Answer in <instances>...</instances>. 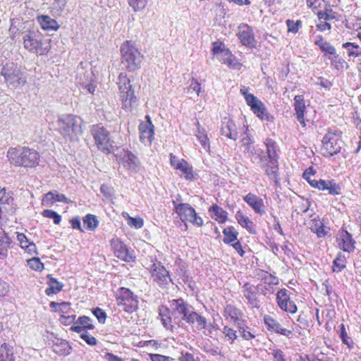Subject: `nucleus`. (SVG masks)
I'll list each match as a JSON object with an SVG mask.
<instances>
[{
  "mask_svg": "<svg viewBox=\"0 0 361 361\" xmlns=\"http://www.w3.org/2000/svg\"><path fill=\"white\" fill-rule=\"evenodd\" d=\"M111 245L115 255L123 261L130 262L135 261V257L130 253L126 245L119 239H113Z\"/></svg>",
  "mask_w": 361,
  "mask_h": 361,
  "instance_id": "obj_17",
  "label": "nucleus"
},
{
  "mask_svg": "<svg viewBox=\"0 0 361 361\" xmlns=\"http://www.w3.org/2000/svg\"><path fill=\"white\" fill-rule=\"evenodd\" d=\"M116 297L118 305L121 307L123 311L132 313L137 309V296L134 295L130 289L120 288L116 292Z\"/></svg>",
  "mask_w": 361,
  "mask_h": 361,
  "instance_id": "obj_10",
  "label": "nucleus"
},
{
  "mask_svg": "<svg viewBox=\"0 0 361 361\" xmlns=\"http://www.w3.org/2000/svg\"><path fill=\"white\" fill-rule=\"evenodd\" d=\"M240 92L244 95L247 105L257 117L267 121L273 120V116L267 112L264 104L253 94H248L247 87H243Z\"/></svg>",
  "mask_w": 361,
  "mask_h": 361,
  "instance_id": "obj_11",
  "label": "nucleus"
},
{
  "mask_svg": "<svg viewBox=\"0 0 361 361\" xmlns=\"http://www.w3.org/2000/svg\"><path fill=\"white\" fill-rule=\"evenodd\" d=\"M242 314V312L233 305H228L224 309V317L226 319L230 318L231 321L235 323L239 320V317Z\"/></svg>",
  "mask_w": 361,
  "mask_h": 361,
  "instance_id": "obj_34",
  "label": "nucleus"
},
{
  "mask_svg": "<svg viewBox=\"0 0 361 361\" xmlns=\"http://www.w3.org/2000/svg\"><path fill=\"white\" fill-rule=\"evenodd\" d=\"M211 216L219 223H224L227 219V212L216 204L209 208Z\"/></svg>",
  "mask_w": 361,
  "mask_h": 361,
  "instance_id": "obj_32",
  "label": "nucleus"
},
{
  "mask_svg": "<svg viewBox=\"0 0 361 361\" xmlns=\"http://www.w3.org/2000/svg\"><path fill=\"white\" fill-rule=\"evenodd\" d=\"M11 196L6 192V189L0 188V203L9 204Z\"/></svg>",
  "mask_w": 361,
  "mask_h": 361,
  "instance_id": "obj_60",
  "label": "nucleus"
},
{
  "mask_svg": "<svg viewBox=\"0 0 361 361\" xmlns=\"http://www.w3.org/2000/svg\"><path fill=\"white\" fill-rule=\"evenodd\" d=\"M78 324H80L84 329H93L94 325L91 323V319L87 316L80 317L78 319Z\"/></svg>",
  "mask_w": 361,
  "mask_h": 361,
  "instance_id": "obj_47",
  "label": "nucleus"
},
{
  "mask_svg": "<svg viewBox=\"0 0 361 361\" xmlns=\"http://www.w3.org/2000/svg\"><path fill=\"white\" fill-rule=\"evenodd\" d=\"M271 355L274 357V361H286L284 354L280 349L273 350Z\"/></svg>",
  "mask_w": 361,
  "mask_h": 361,
  "instance_id": "obj_61",
  "label": "nucleus"
},
{
  "mask_svg": "<svg viewBox=\"0 0 361 361\" xmlns=\"http://www.w3.org/2000/svg\"><path fill=\"white\" fill-rule=\"evenodd\" d=\"M177 169L182 171V174L187 180H190L193 177L192 168L184 159L181 160V164L177 165Z\"/></svg>",
  "mask_w": 361,
  "mask_h": 361,
  "instance_id": "obj_39",
  "label": "nucleus"
},
{
  "mask_svg": "<svg viewBox=\"0 0 361 361\" xmlns=\"http://www.w3.org/2000/svg\"><path fill=\"white\" fill-rule=\"evenodd\" d=\"M286 24L288 26V32L296 33L301 25V21L297 20L296 22H294L293 20L288 19L286 20Z\"/></svg>",
  "mask_w": 361,
  "mask_h": 361,
  "instance_id": "obj_52",
  "label": "nucleus"
},
{
  "mask_svg": "<svg viewBox=\"0 0 361 361\" xmlns=\"http://www.w3.org/2000/svg\"><path fill=\"white\" fill-rule=\"evenodd\" d=\"M226 49L224 47L222 42H215L213 43L212 52L214 55H221L223 54V51H225Z\"/></svg>",
  "mask_w": 361,
  "mask_h": 361,
  "instance_id": "obj_57",
  "label": "nucleus"
},
{
  "mask_svg": "<svg viewBox=\"0 0 361 361\" xmlns=\"http://www.w3.org/2000/svg\"><path fill=\"white\" fill-rule=\"evenodd\" d=\"M184 321L190 324H196V328L198 330H202L207 326L206 318L195 312L192 308L189 310Z\"/></svg>",
  "mask_w": 361,
  "mask_h": 361,
  "instance_id": "obj_22",
  "label": "nucleus"
},
{
  "mask_svg": "<svg viewBox=\"0 0 361 361\" xmlns=\"http://www.w3.org/2000/svg\"><path fill=\"white\" fill-rule=\"evenodd\" d=\"M70 222L71 224V227L73 229H78L81 232H83V230L81 227L80 219L79 216L73 217L71 219Z\"/></svg>",
  "mask_w": 361,
  "mask_h": 361,
  "instance_id": "obj_63",
  "label": "nucleus"
},
{
  "mask_svg": "<svg viewBox=\"0 0 361 361\" xmlns=\"http://www.w3.org/2000/svg\"><path fill=\"white\" fill-rule=\"evenodd\" d=\"M309 171H312V169L309 168L306 170L302 176L312 187L322 191L327 190L329 195L334 196L341 194V187L334 180L312 179Z\"/></svg>",
  "mask_w": 361,
  "mask_h": 361,
  "instance_id": "obj_9",
  "label": "nucleus"
},
{
  "mask_svg": "<svg viewBox=\"0 0 361 361\" xmlns=\"http://www.w3.org/2000/svg\"><path fill=\"white\" fill-rule=\"evenodd\" d=\"M10 243V239L7 236L0 239V259L6 258Z\"/></svg>",
  "mask_w": 361,
  "mask_h": 361,
  "instance_id": "obj_42",
  "label": "nucleus"
},
{
  "mask_svg": "<svg viewBox=\"0 0 361 361\" xmlns=\"http://www.w3.org/2000/svg\"><path fill=\"white\" fill-rule=\"evenodd\" d=\"M147 3V0H128L129 5L135 11L143 10L146 6Z\"/></svg>",
  "mask_w": 361,
  "mask_h": 361,
  "instance_id": "obj_46",
  "label": "nucleus"
},
{
  "mask_svg": "<svg viewBox=\"0 0 361 361\" xmlns=\"http://www.w3.org/2000/svg\"><path fill=\"white\" fill-rule=\"evenodd\" d=\"M147 269L149 271L153 281L159 286H166L172 281L169 272L160 262H154L149 265Z\"/></svg>",
  "mask_w": 361,
  "mask_h": 361,
  "instance_id": "obj_13",
  "label": "nucleus"
},
{
  "mask_svg": "<svg viewBox=\"0 0 361 361\" xmlns=\"http://www.w3.org/2000/svg\"><path fill=\"white\" fill-rule=\"evenodd\" d=\"M173 204L182 221H189L198 226L203 224L202 219L197 216L195 210L189 204L178 203L177 201L173 200Z\"/></svg>",
  "mask_w": 361,
  "mask_h": 361,
  "instance_id": "obj_12",
  "label": "nucleus"
},
{
  "mask_svg": "<svg viewBox=\"0 0 361 361\" xmlns=\"http://www.w3.org/2000/svg\"><path fill=\"white\" fill-rule=\"evenodd\" d=\"M7 157L11 164L30 168L38 165L39 159V155L36 150L21 146L9 148Z\"/></svg>",
  "mask_w": 361,
  "mask_h": 361,
  "instance_id": "obj_2",
  "label": "nucleus"
},
{
  "mask_svg": "<svg viewBox=\"0 0 361 361\" xmlns=\"http://www.w3.org/2000/svg\"><path fill=\"white\" fill-rule=\"evenodd\" d=\"M92 313L97 317V319H98L99 323H101V324L105 323L106 318V314L103 310H102L99 307H97L93 310Z\"/></svg>",
  "mask_w": 361,
  "mask_h": 361,
  "instance_id": "obj_51",
  "label": "nucleus"
},
{
  "mask_svg": "<svg viewBox=\"0 0 361 361\" xmlns=\"http://www.w3.org/2000/svg\"><path fill=\"white\" fill-rule=\"evenodd\" d=\"M254 277L260 280L265 284L268 285H277L279 279L275 276L269 274L262 269H257L253 272Z\"/></svg>",
  "mask_w": 361,
  "mask_h": 361,
  "instance_id": "obj_25",
  "label": "nucleus"
},
{
  "mask_svg": "<svg viewBox=\"0 0 361 361\" xmlns=\"http://www.w3.org/2000/svg\"><path fill=\"white\" fill-rule=\"evenodd\" d=\"M80 338H82L88 345H95L97 343V339L89 334L87 331H84L80 334Z\"/></svg>",
  "mask_w": 361,
  "mask_h": 361,
  "instance_id": "obj_54",
  "label": "nucleus"
},
{
  "mask_svg": "<svg viewBox=\"0 0 361 361\" xmlns=\"http://www.w3.org/2000/svg\"><path fill=\"white\" fill-rule=\"evenodd\" d=\"M345 267V257L341 253H338L333 262V271L340 272Z\"/></svg>",
  "mask_w": 361,
  "mask_h": 361,
  "instance_id": "obj_38",
  "label": "nucleus"
},
{
  "mask_svg": "<svg viewBox=\"0 0 361 361\" xmlns=\"http://www.w3.org/2000/svg\"><path fill=\"white\" fill-rule=\"evenodd\" d=\"M13 347L6 343L0 345V361H15Z\"/></svg>",
  "mask_w": 361,
  "mask_h": 361,
  "instance_id": "obj_30",
  "label": "nucleus"
},
{
  "mask_svg": "<svg viewBox=\"0 0 361 361\" xmlns=\"http://www.w3.org/2000/svg\"><path fill=\"white\" fill-rule=\"evenodd\" d=\"M37 20L42 28L44 30L54 31L59 28V25L56 20L48 16H38Z\"/></svg>",
  "mask_w": 361,
  "mask_h": 361,
  "instance_id": "obj_29",
  "label": "nucleus"
},
{
  "mask_svg": "<svg viewBox=\"0 0 361 361\" xmlns=\"http://www.w3.org/2000/svg\"><path fill=\"white\" fill-rule=\"evenodd\" d=\"M265 145L267 147V153L269 159V162L274 164L275 162H278L276 142L273 140L267 138L266 139Z\"/></svg>",
  "mask_w": 361,
  "mask_h": 361,
  "instance_id": "obj_33",
  "label": "nucleus"
},
{
  "mask_svg": "<svg viewBox=\"0 0 361 361\" xmlns=\"http://www.w3.org/2000/svg\"><path fill=\"white\" fill-rule=\"evenodd\" d=\"M29 267L35 271H41L44 269V264L42 263L39 258H32L27 261Z\"/></svg>",
  "mask_w": 361,
  "mask_h": 361,
  "instance_id": "obj_50",
  "label": "nucleus"
},
{
  "mask_svg": "<svg viewBox=\"0 0 361 361\" xmlns=\"http://www.w3.org/2000/svg\"><path fill=\"white\" fill-rule=\"evenodd\" d=\"M294 106L295 110L296 111L298 121L302 125V126H305V122L304 119V113L305 109V104L304 101V97L302 95H296L294 97Z\"/></svg>",
  "mask_w": 361,
  "mask_h": 361,
  "instance_id": "obj_26",
  "label": "nucleus"
},
{
  "mask_svg": "<svg viewBox=\"0 0 361 361\" xmlns=\"http://www.w3.org/2000/svg\"><path fill=\"white\" fill-rule=\"evenodd\" d=\"M320 49L323 52L327 53L330 55L336 54V49L328 42H326L324 46H322V48Z\"/></svg>",
  "mask_w": 361,
  "mask_h": 361,
  "instance_id": "obj_62",
  "label": "nucleus"
},
{
  "mask_svg": "<svg viewBox=\"0 0 361 361\" xmlns=\"http://www.w3.org/2000/svg\"><path fill=\"white\" fill-rule=\"evenodd\" d=\"M47 278V284L49 285V288H47L45 290V293L47 295L51 294H56L62 290L63 286V283L53 278L51 274L48 275Z\"/></svg>",
  "mask_w": 361,
  "mask_h": 361,
  "instance_id": "obj_31",
  "label": "nucleus"
},
{
  "mask_svg": "<svg viewBox=\"0 0 361 361\" xmlns=\"http://www.w3.org/2000/svg\"><path fill=\"white\" fill-rule=\"evenodd\" d=\"M338 247L344 252H351L355 250V241L348 231H343L341 232L338 238Z\"/></svg>",
  "mask_w": 361,
  "mask_h": 361,
  "instance_id": "obj_20",
  "label": "nucleus"
},
{
  "mask_svg": "<svg viewBox=\"0 0 361 361\" xmlns=\"http://www.w3.org/2000/svg\"><path fill=\"white\" fill-rule=\"evenodd\" d=\"M340 337L343 343L347 345L348 346H350V344L353 343L351 338L347 334V332L343 324L341 325Z\"/></svg>",
  "mask_w": 361,
  "mask_h": 361,
  "instance_id": "obj_53",
  "label": "nucleus"
},
{
  "mask_svg": "<svg viewBox=\"0 0 361 361\" xmlns=\"http://www.w3.org/2000/svg\"><path fill=\"white\" fill-rule=\"evenodd\" d=\"M264 321L269 330H271L286 337H289L292 334L291 331L283 328L276 320L270 316H265Z\"/></svg>",
  "mask_w": 361,
  "mask_h": 361,
  "instance_id": "obj_23",
  "label": "nucleus"
},
{
  "mask_svg": "<svg viewBox=\"0 0 361 361\" xmlns=\"http://www.w3.org/2000/svg\"><path fill=\"white\" fill-rule=\"evenodd\" d=\"M190 89L195 92L197 95H199L201 91L200 83L197 80L192 79L190 84Z\"/></svg>",
  "mask_w": 361,
  "mask_h": 361,
  "instance_id": "obj_64",
  "label": "nucleus"
},
{
  "mask_svg": "<svg viewBox=\"0 0 361 361\" xmlns=\"http://www.w3.org/2000/svg\"><path fill=\"white\" fill-rule=\"evenodd\" d=\"M243 200L255 211V213L263 214L265 213L264 204L262 198L255 194L248 193L243 197Z\"/></svg>",
  "mask_w": 361,
  "mask_h": 361,
  "instance_id": "obj_19",
  "label": "nucleus"
},
{
  "mask_svg": "<svg viewBox=\"0 0 361 361\" xmlns=\"http://www.w3.org/2000/svg\"><path fill=\"white\" fill-rule=\"evenodd\" d=\"M42 215L46 218L52 219L55 224H59L61 221V216L51 209L44 210Z\"/></svg>",
  "mask_w": 361,
  "mask_h": 361,
  "instance_id": "obj_45",
  "label": "nucleus"
},
{
  "mask_svg": "<svg viewBox=\"0 0 361 361\" xmlns=\"http://www.w3.org/2000/svg\"><path fill=\"white\" fill-rule=\"evenodd\" d=\"M278 162L270 163L267 166V168L266 169V173L269 176H272L273 178H275L276 176V173L278 171Z\"/></svg>",
  "mask_w": 361,
  "mask_h": 361,
  "instance_id": "obj_55",
  "label": "nucleus"
},
{
  "mask_svg": "<svg viewBox=\"0 0 361 361\" xmlns=\"http://www.w3.org/2000/svg\"><path fill=\"white\" fill-rule=\"evenodd\" d=\"M259 286H254L248 282L244 283L242 286V292L243 296L247 300V304L250 305L252 308L259 309L260 307V300L258 298Z\"/></svg>",
  "mask_w": 361,
  "mask_h": 361,
  "instance_id": "obj_15",
  "label": "nucleus"
},
{
  "mask_svg": "<svg viewBox=\"0 0 361 361\" xmlns=\"http://www.w3.org/2000/svg\"><path fill=\"white\" fill-rule=\"evenodd\" d=\"M17 240L20 243V247L27 250L28 253H33L36 251V245L32 242H30L25 235L18 233Z\"/></svg>",
  "mask_w": 361,
  "mask_h": 361,
  "instance_id": "obj_35",
  "label": "nucleus"
},
{
  "mask_svg": "<svg viewBox=\"0 0 361 361\" xmlns=\"http://www.w3.org/2000/svg\"><path fill=\"white\" fill-rule=\"evenodd\" d=\"M23 39L25 49L37 54L44 55L50 49V39H44L40 33L28 31L23 35Z\"/></svg>",
  "mask_w": 361,
  "mask_h": 361,
  "instance_id": "obj_5",
  "label": "nucleus"
},
{
  "mask_svg": "<svg viewBox=\"0 0 361 361\" xmlns=\"http://www.w3.org/2000/svg\"><path fill=\"white\" fill-rule=\"evenodd\" d=\"M59 133L66 140H76L82 133V119L72 114L62 115L57 121Z\"/></svg>",
  "mask_w": 361,
  "mask_h": 361,
  "instance_id": "obj_3",
  "label": "nucleus"
},
{
  "mask_svg": "<svg viewBox=\"0 0 361 361\" xmlns=\"http://www.w3.org/2000/svg\"><path fill=\"white\" fill-rule=\"evenodd\" d=\"M274 285H268L265 284L263 286L262 284H258L257 286H259V288H257L258 293L267 296V295H270L274 293V289L273 287Z\"/></svg>",
  "mask_w": 361,
  "mask_h": 361,
  "instance_id": "obj_48",
  "label": "nucleus"
},
{
  "mask_svg": "<svg viewBox=\"0 0 361 361\" xmlns=\"http://www.w3.org/2000/svg\"><path fill=\"white\" fill-rule=\"evenodd\" d=\"M276 300L282 310L292 314L296 312L297 306L293 301L290 300L286 289H281L277 293Z\"/></svg>",
  "mask_w": 361,
  "mask_h": 361,
  "instance_id": "obj_18",
  "label": "nucleus"
},
{
  "mask_svg": "<svg viewBox=\"0 0 361 361\" xmlns=\"http://www.w3.org/2000/svg\"><path fill=\"white\" fill-rule=\"evenodd\" d=\"M84 224L90 231H94L98 226V220L95 215L88 214L83 219Z\"/></svg>",
  "mask_w": 361,
  "mask_h": 361,
  "instance_id": "obj_40",
  "label": "nucleus"
},
{
  "mask_svg": "<svg viewBox=\"0 0 361 361\" xmlns=\"http://www.w3.org/2000/svg\"><path fill=\"white\" fill-rule=\"evenodd\" d=\"M238 327H239L240 334L244 339L250 340L255 337L254 334H252L250 331L247 330V329H248L247 327L246 329H245L244 327L240 326L239 323H238Z\"/></svg>",
  "mask_w": 361,
  "mask_h": 361,
  "instance_id": "obj_56",
  "label": "nucleus"
},
{
  "mask_svg": "<svg viewBox=\"0 0 361 361\" xmlns=\"http://www.w3.org/2000/svg\"><path fill=\"white\" fill-rule=\"evenodd\" d=\"M248 129L246 128L245 132L243 134V136L241 139L242 145L245 147L244 151L246 153H248L249 155L253 154V149H251V145L252 144V140L249 135Z\"/></svg>",
  "mask_w": 361,
  "mask_h": 361,
  "instance_id": "obj_41",
  "label": "nucleus"
},
{
  "mask_svg": "<svg viewBox=\"0 0 361 361\" xmlns=\"http://www.w3.org/2000/svg\"><path fill=\"white\" fill-rule=\"evenodd\" d=\"M190 309H192L182 298L169 301V307H159V317L163 326L171 331L176 329L175 324L180 326V324L185 319Z\"/></svg>",
  "mask_w": 361,
  "mask_h": 361,
  "instance_id": "obj_1",
  "label": "nucleus"
},
{
  "mask_svg": "<svg viewBox=\"0 0 361 361\" xmlns=\"http://www.w3.org/2000/svg\"><path fill=\"white\" fill-rule=\"evenodd\" d=\"M197 123V130L196 133V137L202 145V147L206 152H209L210 149V145L209 142V138L205 133V130L200 127L199 122Z\"/></svg>",
  "mask_w": 361,
  "mask_h": 361,
  "instance_id": "obj_36",
  "label": "nucleus"
},
{
  "mask_svg": "<svg viewBox=\"0 0 361 361\" xmlns=\"http://www.w3.org/2000/svg\"><path fill=\"white\" fill-rule=\"evenodd\" d=\"M128 224L130 226H134L136 228H140L143 226V221L142 219H137V218H133L130 217L128 219Z\"/></svg>",
  "mask_w": 361,
  "mask_h": 361,
  "instance_id": "obj_59",
  "label": "nucleus"
},
{
  "mask_svg": "<svg viewBox=\"0 0 361 361\" xmlns=\"http://www.w3.org/2000/svg\"><path fill=\"white\" fill-rule=\"evenodd\" d=\"M341 140L331 131H329L322 139L323 150L329 156L340 152Z\"/></svg>",
  "mask_w": 361,
  "mask_h": 361,
  "instance_id": "obj_14",
  "label": "nucleus"
},
{
  "mask_svg": "<svg viewBox=\"0 0 361 361\" xmlns=\"http://www.w3.org/2000/svg\"><path fill=\"white\" fill-rule=\"evenodd\" d=\"M154 126H149V124H144V122H141L139 125L140 131V140L141 142L146 144H151L154 138Z\"/></svg>",
  "mask_w": 361,
  "mask_h": 361,
  "instance_id": "obj_24",
  "label": "nucleus"
},
{
  "mask_svg": "<svg viewBox=\"0 0 361 361\" xmlns=\"http://www.w3.org/2000/svg\"><path fill=\"white\" fill-rule=\"evenodd\" d=\"M6 82L13 87L23 86L26 83V76L20 68L13 63L5 64L1 71Z\"/></svg>",
  "mask_w": 361,
  "mask_h": 361,
  "instance_id": "obj_8",
  "label": "nucleus"
},
{
  "mask_svg": "<svg viewBox=\"0 0 361 361\" xmlns=\"http://www.w3.org/2000/svg\"><path fill=\"white\" fill-rule=\"evenodd\" d=\"M56 202L54 190L46 193L42 200V204L46 207H50Z\"/></svg>",
  "mask_w": 361,
  "mask_h": 361,
  "instance_id": "obj_49",
  "label": "nucleus"
},
{
  "mask_svg": "<svg viewBox=\"0 0 361 361\" xmlns=\"http://www.w3.org/2000/svg\"><path fill=\"white\" fill-rule=\"evenodd\" d=\"M221 133L231 140H236L238 137L235 123L230 120L224 121L221 128Z\"/></svg>",
  "mask_w": 361,
  "mask_h": 361,
  "instance_id": "obj_27",
  "label": "nucleus"
},
{
  "mask_svg": "<svg viewBox=\"0 0 361 361\" xmlns=\"http://www.w3.org/2000/svg\"><path fill=\"white\" fill-rule=\"evenodd\" d=\"M223 233L224 238L223 240L224 243L228 244L235 241L237 239L238 233L235 230L233 226H228L224 229Z\"/></svg>",
  "mask_w": 361,
  "mask_h": 361,
  "instance_id": "obj_37",
  "label": "nucleus"
},
{
  "mask_svg": "<svg viewBox=\"0 0 361 361\" xmlns=\"http://www.w3.org/2000/svg\"><path fill=\"white\" fill-rule=\"evenodd\" d=\"M90 132L98 149L106 154L114 152V141L112 140L110 133L107 129L101 124L93 125Z\"/></svg>",
  "mask_w": 361,
  "mask_h": 361,
  "instance_id": "obj_6",
  "label": "nucleus"
},
{
  "mask_svg": "<svg viewBox=\"0 0 361 361\" xmlns=\"http://www.w3.org/2000/svg\"><path fill=\"white\" fill-rule=\"evenodd\" d=\"M123 165L128 171L133 173H137L140 169V161L138 158L130 151L124 152L123 157Z\"/></svg>",
  "mask_w": 361,
  "mask_h": 361,
  "instance_id": "obj_21",
  "label": "nucleus"
},
{
  "mask_svg": "<svg viewBox=\"0 0 361 361\" xmlns=\"http://www.w3.org/2000/svg\"><path fill=\"white\" fill-rule=\"evenodd\" d=\"M118 85L122 107L126 111H130L133 105L136 102V97L134 90L132 89L130 79L126 75L121 73L118 76Z\"/></svg>",
  "mask_w": 361,
  "mask_h": 361,
  "instance_id": "obj_7",
  "label": "nucleus"
},
{
  "mask_svg": "<svg viewBox=\"0 0 361 361\" xmlns=\"http://www.w3.org/2000/svg\"><path fill=\"white\" fill-rule=\"evenodd\" d=\"M149 357L152 361H174L173 358L160 354H150Z\"/></svg>",
  "mask_w": 361,
  "mask_h": 361,
  "instance_id": "obj_58",
  "label": "nucleus"
},
{
  "mask_svg": "<svg viewBox=\"0 0 361 361\" xmlns=\"http://www.w3.org/2000/svg\"><path fill=\"white\" fill-rule=\"evenodd\" d=\"M121 63L128 71H135L141 67L143 55L135 44L125 42L121 47Z\"/></svg>",
  "mask_w": 361,
  "mask_h": 361,
  "instance_id": "obj_4",
  "label": "nucleus"
},
{
  "mask_svg": "<svg viewBox=\"0 0 361 361\" xmlns=\"http://www.w3.org/2000/svg\"><path fill=\"white\" fill-rule=\"evenodd\" d=\"M222 333L225 336L226 341L231 343H233L237 338L236 331L227 326H225L223 328Z\"/></svg>",
  "mask_w": 361,
  "mask_h": 361,
  "instance_id": "obj_44",
  "label": "nucleus"
},
{
  "mask_svg": "<svg viewBox=\"0 0 361 361\" xmlns=\"http://www.w3.org/2000/svg\"><path fill=\"white\" fill-rule=\"evenodd\" d=\"M317 16L319 20L329 21L336 18V13L334 12L331 8H326L324 11H319Z\"/></svg>",
  "mask_w": 361,
  "mask_h": 361,
  "instance_id": "obj_43",
  "label": "nucleus"
},
{
  "mask_svg": "<svg viewBox=\"0 0 361 361\" xmlns=\"http://www.w3.org/2000/svg\"><path fill=\"white\" fill-rule=\"evenodd\" d=\"M238 37L242 44L249 48H255L257 41L255 39L251 27L247 24H242L238 27Z\"/></svg>",
  "mask_w": 361,
  "mask_h": 361,
  "instance_id": "obj_16",
  "label": "nucleus"
},
{
  "mask_svg": "<svg viewBox=\"0 0 361 361\" xmlns=\"http://www.w3.org/2000/svg\"><path fill=\"white\" fill-rule=\"evenodd\" d=\"M235 219L238 223L245 228L249 233H255V224L250 218L243 214L241 211H238L235 214Z\"/></svg>",
  "mask_w": 361,
  "mask_h": 361,
  "instance_id": "obj_28",
  "label": "nucleus"
}]
</instances>
